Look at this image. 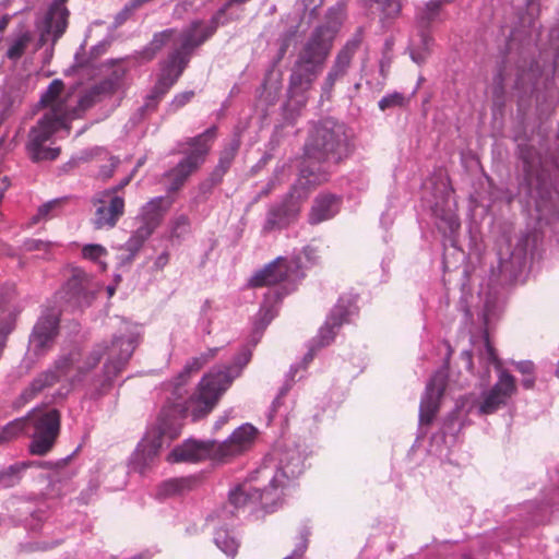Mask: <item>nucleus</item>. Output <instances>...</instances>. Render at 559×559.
I'll list each match as a JSON object with an SVG mask.
<instances>
[{
    "mask_svg": "<svg viewBox=\"0 0 559 559\" xmlns=\"http://www.w3.org/2000/svg\"><path fill=\"white\" fill-rule=\"evenodd\" d=\"M190 225L189 217L185 214H180L176 216L170 222V235L171 237L179 238L181 235H183Z\"/></svg>",
    "mask_w": 559,
    "mask_h": 559,
    "instance_id": "a19ab883",
    "label": "nucleus"
},
{
    "mask_svg": "<svg viewBox=\"0 0 559 559\" xmlns=\"http://www.w3.org/2000/svg\"><path fill=\"white\" fill-rule=\"evenodd\" d=\"M302 181H306V178L299 176L283 201L269 209L263 225L265 233L285 229L298 221L302 205L313 189L310 187V182Z\"/></svg>",
    "mask_w": 559,
    "mask_h": 559,
    "instance_id": "0eeeda50",
    "label": "nucleus"
},
{
    "mask_svg": "<svg viewBox=\"0 0 559 559\" xmlns=\"http://www.w3.org/2000/svg\"><path fill=\"white\" fill-rule=\"evenodd\" d=\"M289 266L285 259L278 258L258 271L250 280L252 287L276 285L288 276Z\"/></svg>",
    "mask_w": 559,
    "mask_h": 559,
    "instance_id": "4be33fe9",
    "label": "nucleus"
},
{
    "mask_svg": "<svg viewBox=\"0 0 559 559\" xmlns=\"http://www.w3.org/2000/svg\"><path fill=\"white\" fill-rule=\"evenodd\" d=\"M240 147V139L238 136H235L221 152L219 160L214 169V171L211 175V187L218 185L224 175L228 171L230 168L238 151Z\"/></svg>",
    "mask_w": 559,
    "mask_h": 559,
    "instance_id": "b1692460",
    "label": "nucleus"
},
{
    "mask_svg": "<svg viewBox=\"0 0 559 559\" xmlns=\"http://www.w3.org/2000/svg\"><path fill=\"white\" fill-rule=\"evenodd\" d=\"M151 236L152 235L136 227L135 230L132 231L129 239L120 248L122 251L127 252L126 259L132 260Z\"/></svg>",
    "mask_w": 559,
    "mask_h": 559,
    "instance_id": "c85d7f7f",
    "label": "nucleus"
},
{
    "mask_svg": "<svg viewBox=\"0 0 559 559\" xmlns=\"http://www.w3.org/2000/svg\"><path fill=\"white\" fill-rule=\"evenodd\" d=\"M514 366H515V369L519 372H521L523 376L534 373V370H535L534 364L530 360L518 361L514 364Z\"/></svg>",
    "mask_w": 559,
    "mask_h": 559,
    "instance_id": "49530a36",
    "label": "nucleus"
},
{
    "mask_svg": "<svg viewBox=\"0 0 559 559\" xmlns=\"http://www.w3.org/2000/svg\"><path fill=\"white\" fill-rule=\"evenodd\" d=\"M347 153L345 126L332 118L318 121L305 143V165L300 176L317 188L329 181L332 166L338 165Z\"/></svg>",
    "mask_w": 559,
    "mask_h": 559,
    "instance_id": "f03ea898",
    "label": "nucleus"
},
{
    "mask_svg": "<svg viewBox=\"0 0 559 559\" xmlns=\"http://www.w3.org/2000/svg\"><path fill=\"white\" fill-rule=\"evenodd\" d=\"M193 480L190 478H170L157 487L156 496L159 499H167L180 496L192 489Z\"/></svg>",
    "mask_w": 559,
    "mask_h": 559,
    "instance_id": "cd10ccee",
    "label": "nucleus"
},
{
    "mask_svg": "<svg viewBox=\"0 0 559 559\" xmlns=\"http://www.w3.org/2000/svg\"><path fill=\"white\" fill-rule=\"evenodd\" d=\"M432 211L438 219L437 225L440 230L451 234L459 230L461 226L459 216L455 209L450 205L448 200L442 203H436Z\"/></svg>",
    "mask_w": 559,
    "mask_h": 559,
    "instance_id": "393cba45",
    "label": "nucleus"
},
{
    "mask_svg": "<svg viewBox=\"0 0 559 559\" xmlns=\"http://www.w3.org/2000/svg\"><path fill=\"white\" fill-rule=\"evenodd\" d=\"M357 299L358 295L352 293L343 294L338 298L337 304L334 306L325 323L320 328L318 335L313 340L314 344L311 346L306 359L311 360L317 350L333 343L338 329L347 322V318L350 314L356 312Z\"/></svg>",
    "mask_w": 559,
    "mask_h": 559,
    "instance_id": "9d476101",
    "label": "nucleus"
},
{
    "mask_svg": "<svg viewBox=\"0 0 559 559\" xmlns=\"http://www.w3.org/2000/svg\"><path fill=\"white\" fill-rule=\"evenodd\" d=\"M31 41H32L31 33L27 31L22 32L12 40V43L7 51V57L10 60L20 59L24 55V52H25L26 48L28 47V45L31 44Z\"/></svg>",
    "mask_w": 559,
    "mask_h": 559,
    "instance_id": "473e14b6",
    "label": "nucleus"
},
{
    "mask_svg": "<svg viewBox=\"0 0 559 559\" xmlns=\"http://www.w3.org/2000/svg\"><path fill=\"white\" fill-rule=\"evenodd\" d=\"M27 426V418L21 417L7 424L0 429V445L9 443L19 438Z\"/></svg>",
    "mask_w": 559,
    "mask_h": 559,
    "instance_id": "7c9ffc66",
    "label": "nucleus"
},
{
    "mask_svg": "<svg viewBox=\"0 0 559 559\" xmlns=\"http://www.w3.org/2000/svg\"><path fill=\"white\" fill-rule=\"evenodd\" d=\"M262 500V492L255 488L239 487L229 495V502L236 508L253 510Z\"/></svg>",
    "mask_w": 559,
    "mask_h": 559,
    "instance_id": "bb28decb",
    "label": "nucleus"
},
{
    "mask_svg": "<svg viewBox=\"0 0 559 559\" xmlns=\"http://www.w3.org/2000/svg\"><path fill=\"white\" fill-rule=\"evenodd\" d=\"M135 349V341L131 335L115 337L110 345L99 344L91 354L83 358L81 349L74 347L59 355L52 367L39 373L24 391L27 399L35 397L46 388H50L61 380L69 383L81 381L107 356L104 372L107 380L118 377L126 368Z\"/></svg>",
    "mask_w": 559,
    "mask_h": 559,
    "instance_id": "f257e3e1",
    "label": "nucleus"
},
{
    "mask_svg": "<svg viewBox=\"0 0 559 559\" xmlns=\"http://www.w3.org/2000/svg\"><path fill=\"white\" fill-rule=\"evenodd\" d=\"M67 0H58L56 1L55 3H60L61 5H63V2H66Z\"/></svg>",
    "mask_w": 559,
    "mask_h": 559,
    "instance_id": "13d9d810",
    "label": "nucleus"
},
{
    "mask_svg": "<svg viewBox=\"0 0 559 559\" xmlns=\"http://www.w3.org/2000/svg\"><path fill=\"white\" fill-rule=\"evenodd\" d=\"M130 180H131V176H129V177L124 178V179H123L119 185H117V186H115V187H112V188H109L108 190H115V193H116V194H119V192H120L121 190H123V188H124L127 185H129Z\"/></svg>",
    "mask_w": 559,
    "mask_h": 559,
    "instance_id": "8fccbe9b",
    "label": "nucleus"
},
{
    "mask_svg": "<svg viewBox=\"0 0 559 559\" xmlns=\"http://www.w3.org/2000/svg\"><path fill=\"white\" fill-rule=\"evenodd\" d=\"M194 96V92L189 91L185 93H180L175 96L173 104L177 107H183L186 104H188Z\"/></svg>",
    "mask_w": 559,
    "mask_h": 559,
    "instance_id": "a18cd8bd",
    "label": "nucleus"
},
{
    "mask_svg": "<svg viewBox=\"0 0 559 559\" xmlns=\"http://www.w3.org/2000/svg\"><path fill=\"white\" fill-rule=\"evenodd\" d=\"M361 43L362 34L360 31H358L337 52L335 60L324 80L322 87L324 93H330L333 90L335 83L347 74L352 64V60L359 49Z\"/></svg>",
    "mask_w": 559,
    "mask_h": 559,
    "instance_id": "f3484780",
    "label": "nucleus"
},
{
    "mask_svg": "<svg viewBox=\"0 0 559 559\" xmlns=\"http://www.w3.org/2000/svg\"><path fill=\"white\" fill-rule=\"evenodd\" d=\"M85 259L96 261L107 253L106 249L100 245H86L82 250Z\"/></svg>",
    "mask_w": 559,
    "mask_h": 559,
    "instance_id": "79ce46f5",
    "label": "nucleus"
},
{
    "mask_svg": "<svg viewBox=\"0 0 559 559\" xmlns=\"http://www.w3.org/2000/svg\"><path fill=\"white\" fill-rule=\"evenodd\" d=\"M333 35L329 27H317L300 49L289 76V94L307 92L322 72L332 49Z\"/></svg>",
    "mask_w": 559,
    "mask_h": 559,
    "instance_id": "39448f33",
    "label": "nucleus"
},
{
    "mask_svg": "<svg viewBox=\"0 0 559 559\" xmlns=\"http://www.w3.org/2000/svg\"><path fill=\"white\" fill-rule=\"evenodd\" d=\"M534 384H535V376H534V373L524 376V379L522 380V385L525 389H527V390L533 389Z\"/></svg>",
    "mask_w": 559,
    "mask_h": 559,
    "instance_id": "09e8293b",
    "label": "nucleus"
},
{
    "mask_svg": "<svg viewBox=\"0 0 559 559\" xmlns=\"http://www.w3.org/2000/svg\"><path fill=\"white\" fill-rule=\"evenodd\" d=\"M39 242H40V241L33 240V241H31V242H29V247H28V248H29V249H39V248H40V247H39Z\"/></svg>",
    "mask_w": 559,
    "mask_h": 559,
    "instance_id": "864d4df0",
    "label": "nucleus"
},
{
    "mask_svg": "<svg viewBox=\"0 0 559 559\" xmlns=\"http://www.w3.org/2000/svg\"><path fill=\"white\" fill-rule=\"evenodd\" d=\"M116 92L117 88L109 82L107 79L102 80L99 83L93 85L79 100V107L81 109V114L92 106H94L97 102L102 100L104 97L111 96Z\"/></svg>",
    "mask_w": 559,
    "mask_h": 559,
    "instance_id": "a878e982",
    "label": "nucleus"
},
{
    "mask_svg": "<svg viewBox=\"0 0 559 559\" xmlns=\"http://www.w3.org/2000/svg\"><path fill=\"white\" fill-rule=\"evenodd\" d=\"M64 84L61 80H53L46 92L40 97V105L47 108V111H55L61 116L63 120L72 121L81 116V109L78 106L70 107L68 98H62Z\"/></svg>",
    "mask_w": 559,
    "mask_h": 559,
    "instance_id": "6ab92c4d",
    "label": "nucleus"
},
{
    "mask_svg": "<svg viewBox=\"0 0 559 559\" xmlns=\"http://www.w3.org/2000/svg\"><path fill=\"white\" fill-rule=\"evenodd\" d=\"M217 348H211L199 357H193L187 362L183 371L179 374L180 379L189 378L191 373L200 371L211 359L216 356Z\"/></svg>",
    "mask_w": 559,
    "mask_h": 559,
    "instance_id": "2f4dec72",
    "label": "nucleus"
},
{
    "mask_svg": "<svg viewBox=\"0 0 559 559\" xmlns=\"http://www.w3.org/2000/svg\"><path fill=\"white\" fill-rule=\"evenodd\" d=\"M109 63L112 67V71L106 79L119 91L123 85L127 69L122 67L118 60H110Z\"/></svg>",
    "mask_w": 559,
    "mask_h": 559,
    "instance_id": "4c0bfd02",
    "label": "nucleus"
},
{
    "mask_svg": "<svg viewBox=\"0 0 559 559\" xmlns=\"http://www.w3.org/2000/svg\"><path fill=\"white\" fill-rule=\"evenodd\" d=\"M118 163H119L118 158L111 157L110 163L108 165H104L100 168V171H99L100 177L105 180L111 178Z\"/></svg>",
    "mask_w": 559,
    "mask_h": 559,
    "instance_id": "c03bdc74",
    "label": "nucleus"
},
{
    "mask_svg": "<svg viewBox=\"0 0 559 559\" xmlns=\"http://www.w3.org/2000/svg\"><path fill=\"white\" fill-rule=\"evenodd\" d=\"M180 435V427L164 412L156 426L152 427L142 440V451L147 457L159 453L164 447H168Z\"/></svg>",
    "mask_w": 559,
    "mask_h": 559,
    "instance_id": "4468645a",
    "label": "nucleus"
},
{
    "mask_svg": "<svg viewBox=\"0 0 559 559\" xmlns=\"http://www.w3.org/2000/svg\"><path fill=\"white\" fill-rule=\"evenodd\" d=\"M29 463L22 462L10 465L0 472V486L11 488L21 480V473L29 467Z\"/></svg>",
    "mask_w": 559,
    "mask_h": 559,
    "instance_id": "c756f323",
    "label": "nucleus"
},
{
    "mask_svg": "<svg viewBox=\"0 0 559 559\" xmlns=\"http://www.w3.org/2000/svg\"><path fill=\"white\" fill-rule=\"evenodd\" d=\"M59 332V317L53 311L44 313L33 328L29 346L33 353L40 357L49 352Z\"/></svg>",
    "mask_w": 559,
    "mask_h": 559,
    "instance_id": "dca6fc26",
    "label": "nucleus"
},
{
    "mask_svg": "<svg viewBox=\"0 0 559 559\" xmlns=\"http://www.w3.org/2000/svg\"><path fill=\"white\" fill-rule=\"evenodd\" d=\"M465 354L468 358L469 364H472V354L469 352H466Z\"/></svg>",
    "mask_w": 559,
    "mask_h": 559,
    "instance_id": "6e6d98bb",
    "label": "nucleus"
},
{
    "mask_svg": "<svg viewBox=\"0 0 559 559\" xmlns=\"http://www.w3.org/2000/svg\"><path fill=\"white\" fill-rule=\"evenodd\" d=\"M215 543L227 556L234 557L238 550L237 540L226 530H218L215 534Z\"/></svg>",
    "mask_w": 559,
    "mask_h": 559,
    "instance_id": "f704fd0d",
    "label": "nucleus"
},
{
    "mask_svg": "<svg viewBox=\"0 0 559 559\" xmlns=\"http://www.w3.org/2000/svg\"><path fill=\"white\" fill-rule=\"evenodd\" d=\"M342 199L333 193H319L312 201L308 223L312 226L332 219L340 211Z\"/></svg>",
    "mask_w": 559,
    "mask_h": 559,
    "instance_id": "412c9836",
    "label": "nucleus"
},
{
    "mask_svg": "<svg viewBox=\"0 0 559 559\" xmlns=\"http://www.w3.org/2000/svg\"><path fill=\"white\" fill-rule=\"evenodd\" d=\"M441 5L440 1L431 0L417 11L416 20L419 32L411 38L408 46L411 58L417 64L424 63L430 55L433 39L427 29L433 22L438 21Z\"/></svg>",
    "mask_w": 559,
    "mask_h": 559,
    "instance_id": "9b49d317",
    "label": "nucleus"
},
{
    "mask_svg": "<svg viewBox=\"0 0 559 559\" xmlns=\"http://www.w3.org/2000/svg\"><path fill=\"white\" fill-rule=\"evenodd\" d=\"M258 430L249 424L236 429L224 442L188 440L176 447L168 455L174 463H195L206 459L227 461L248 451L257 437Z\"/></svg>",
    "mask_w": 559,
    "mask_h": 559,
    "instance_id": "20e7f679",
    "label": "nucleus"
},
{
    "mask_svg": "<svg viewBox=\"0 0 559 559\" xmlns=\"http://www.w3.org/2000/svg\"><path fill=\"white\" fill-rule=\"evenodd\" d=\"M94 213L92 216V225L97 230H110L115 228L124 215L126 201L120 194H116L115 190H104L98 192L92 199Z\"/></svg>",
    "mask_w": 559,
    "mask_h": 559,
    "instance_id": "f8f14e48",
    "label": "nucleus"
},
{
    "mask_svg": "<svg viewBox=\"0 0 559 559\" xmlns=\"http://www.w3.org/2000/svg\"><path fill=\"white\" fill-rule=\"evenodd\" d=\"M409 99L400 92H393L383 96L379 103V108L384 111L391 108H403L408 104Z\"/></svg>",
    "mask_w": 559,
    "mask_h": 559,
    "instance_id": "e433bc0d",
    "label": "nucleus"
},
{
    "mask_svg": "<svg viewBox=\"0 0 559 559\" xmlns=\"http://www.w3.org/2000/svg\"><path fill=\"white\" fill-rule=\"evenodd\" d=\"M516 380L508 371L501 370L497 382L492 388L483 394V401L479 405V413L489 415L504 407L509 400L516 393Z\"/></svg>",
    "mask_w": 559,
    "mask_h": 559,
    "instance_id": "2eb2a0df",
    "label": "nucleus"
},
{
    "mask_svg": "<svg viewBox=\"0 0 559 559\" xmlns=\"http://www.w3.org/2000/svg\"><path fill=\"white\" fill-rule=\"evenodd\" d=\"M69 11L60 3H53L49 8L45 19V33L53 34V41H57L66 32L68 26Z\"/></svg>",
    "mask_w": 559,
    "mask_h": 559,
    "instance_id": "5701e85b",
    "label": "nucleus"
},
{
    "mask_svg": "<svg viewBox=\"0 0 559 559\" xmlns=\"http://www.w3.org/2000/svg\"><path fill=\"white\" fill-rule=\"evenodd\" d=\"M174 204L170 197H157L146 202L136 217L138 227L153 235Z\"/></svg>",
    "mask_w": 559,
    "mask_h": 559,
    "instance_id": "aec40b11",
    "label": "nucleus"
},
{
    "mask_svg": "<svg viewBox=\"0 0 559 559\" xmlns=\"http://www.w3.org/2000/svg\"><path fill=\"white\" fill-rule=\"evenodd\" d=\"M95 292L92 277L82 270H74L63 287V298L73 307H84L91 304Z\"/></svg>",
    "mask_w": 559,
    "mask_h": 559,
    "instance_id": "a211bd4d",
    "label": "nucleus"
},
{
    "mask_svg": "<svg viewBox=\"0 0 559 559\" xmlns=\"http://www.w3.org/2000/svg\"><path fill=\"white\" fill-rule=\"evenodd\" d=\"M275 316L276 312L271 306L262 307L258 313V319L254 323L255 331L263 332L275 318Z\"/></svg>",
    "mask_w": 559,
    "mask_h": 559,
    "instance_id": "58836bf2",
    "label": "nucleus"
},
{
    "mask_svg": "<svg viewBox=\"0 0 559 559\" xmlns=\"http://www.w3.org/2000/svg\"><path fill=\"white\" fill-rule=\"evenodd\" d=\"M11 19H12V16L10 14H4L0 19V33H3L7 29L8 25L11 22Z\"/></svg>",
    "mask_w": 559,
    "mask_h": 559,
    "instance_id": "3c124183",
    "label": "nucleus"
},
{
    "mask_svg": "<svg viewBox=\"0 0 559 559\" xmlns=\"http://www.w3.org/2000/svg\"><path fill=\"white\" fill-rule=\"evenodd\" d=\"M251 359V352L242 349L230 365L213 368L200 380L195 392L188 399L185 412L192 419L199 420L207 416L217 405L222 395L229 389L236 378Z\"/></svg>",
    "mask_w": 559,
    "mask_h": 559,
    "instance_id": "7ed1b4c3",
    "label": "nucleus"
},
{
    "mask_svg": "<svg viewBox=\"0 0 559 559\" xmlns=\"http://www.w3.org/2000/svg\"><path fill=\"white\" fill-rule=\"evenodd\" d=\"M216 127H211L203 133L188 139L187 145L190 147L189 153L176 167L165 174V177L170 182L167 189L168 192L179 191L188 178L201 167L216 138Z\"/></svg>",
    "mask_w": 559,
    "mask_h": 559,
    "instance_id": "423d86ee",
    "label": "nucleus"
},
{
    "mask_svg": "<svg viewBox=\"0 0 559 559\" xmlns=\"http://www.w3.org/2000/svg\"><path fill=\"white\" fill-rule=\"evenodd\" d=\"M484 359L488 362V364H492L495 366V368L497 370H499V372L501 370H504L502 368V362L501 360L499 359L498 357V354L496 352V348L493 347V345L491 344L490 340H489V335L488 333L485 334V353H484Z\"/></svg>",
    "mask_w": 559,
    "mask_h": 559,
    "instance_id": "ea45409f",
    "label": "nucleus"
},
{
    "mask_svg": "<svg viewBox=\"0 0 559 559\" xmlns=\"http://www.w3.org/2000/svg\"><path fill=\"white\" fill-rule=\"evenodd\" d=\"M62 200L56 199L51 200L41 206H39L36 215L32 217V223L37 224L40 221H47L52 217H56L61 209Z\"/></svg>",
    "mask_w": 559,
    "mask_h": 559,
    "instance_id": "72a5a7b5",
    "label": "nucleus"
},
{
    "mask_svg": "<svg viewBox=\"0 0 559 559\" xmlns=\"http://www.w3.org/2000/svg\"><path fill=\"white\" fill-rule=\"evenodd\" d=\"M275 481H276V476H275V477L273 478V480L271 481V485H272L273 487H276V486H275V484H274Z\"/></svg>",
    "mask_w": 559,
    "mask_h": 559,
    "instance_id": "bf43d9fd",
    "label": "nucleus"
},
{
    "mask_svg": "<svg viewBox=\"0 0 559 559\" xmlns=\"http://www.w3.org/2000/svg\"><path fill=\"white\" fill-rule=\"evenodd\" d=\"M27 424H32L34 432L28 450L31 454L43 456L49 453L60 435L61 415L58 409L31 413Z\"/></svg>",
    "mask_w": 559,
    "mask_h": 559,
    "instance_id": "1a4fd4ad",
    "label": "nucleus"
},
{
    "mask_svg": "<svg viewBox=\"0 0 559 559\" xmlns=\"http://www.w3.org/2000/svg\"><path fill=\"white\" fill-rule=\"evenodd\" d=\"M70 122L63 120L55 111H46L28 133L26 144L28 154L34 162L53 160L60 154L59 147L46 146L45 143L59 130H70Z\"/></svg>",
    "mask_w": 559,
    "mask_h": 559,
    "instance_id": "6e6552de",
    "label": "nucleus"
},
{
    "mask_svg": "<svg viewBox=\"0 0 559 559\" xmlns=\"http://www.w3.org/2000/svg\"><path fill=\"white\" fill-rule=\"evenodd\" d=\"M174 34V29H166L159 34H156L151 41V48L154 50V52L162 49L166 43L170 40Z\"/></svg>",
    "mask_w": 559,
    "mask_h": 559,
    "instance_id": "37998d69",
    "label": "nucleus"
},
{
    "mask_svg": "<svg viewBox=\"0 0 559 559\" xmlns=\"http://www.w3.org/2000/svg\"><path fill=\"white\" fill-rule=\"evenodd\" d=\"M166 263L167 262V255H160L158 259H157V263Z\"/></svg>",
    "mask_w": 559,
    "mask_h": 559,
    "instance_id": "5fc2aeb1",
    "label": "nucleus"
},
{
    "mask_svg": "<svg viewBox=\"0 0 559 559\" xmlns=\"http://www.w3.org/2000/svg\"><path fill=\"white\" fill-rule=\"evenodd\" d=\"M294 35H295V32H292L290 34H288V35L284 38V40H283V43H282V46H281V48H280V50H278V60H281V59L285 56V53H286V51H287V48H288V46H289L290 38H292Z\"/></svg>",
    "mask_w": 559,
    "mask_h": 559,
    "instance_id": "de8ad7c7",
    "label": "nucleus"
},
{
    "mask_svg": "<svg viewBox=\"0 0 559 559\" xmlns=\"http://www.w3.org/2000/svg\"><path fill=\"white\" fill-rule=\"evenodd\" d=\"M186 379H187V378H183V379H180V378H179L180 383H179L178 385H181V384L186 381ZM176 390H179V386H176Z\"/></svg>",
    "mask_w": 559,
    "mask_h": 559,
    "instance_id": "4d7b16f0",
    "label": "nucleus"
},
{
    "mask_svg": "<svg viewBox=\"0 0 559 559\" xmlns=\"http://www.w3.org/2000/svg\"><path fill=\"white\" fill-rule=\"evenodd\" d=\"M448 385V368L436 371L427 383L425 394L420 402L419 420L423 425H430L437 416L441 399Z\"/></svg>",
    "mask_w": 559,
    "mask_h": 559,
    "instance_id": "ddd939ff",
    "label": "nucleus"
},
{
    "mask_svg": "<svg viewBox=\"0 0 559 559\" xmlns=\"http://www.w3.org/2000/svg\"><path fill=\"white\" fill-rule=\"evenodd\" d=\"M301 556H302V551H300V552L295 551L292 556H288L284 559H301Z\"/></svg>",
    "mask_w": 559,
    "mask_h": 559,
    "instance_id": "603ef678",
    "label": "nucleus"
},
{
    "mask_svg": "<svg viewBox=\"0 0 559 559\" xmlns=\"http://www.w3.org/2000/svg\"><path fill=\"white\" fill-rule=\"evenodd\" d=\"M374 3L382 14V21L397 17L402 10V0H374Z\"/></svg>",
    "mask_w": 559,
    "mask_h": 559,
    "instance_id": "c9c22d12",
    "label": "nucleus"
}]
</instances>
